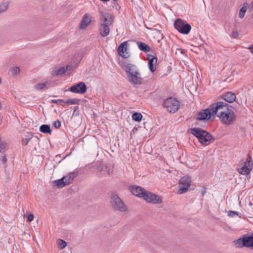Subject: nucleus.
Listing matches in <instances>:
<instances>
[{
	"mask_svg": "<svg viewBox=\"0 0 253 253\" xmlns=\"http://www.w3.org/2000/svg\"><path fill=\"white\" fill-rule=\"evenodd\" d=\"M128 82L136 87L144 84V79L139 68L135 65L128 63L124 66Z\"/></svg>",
	"mask_w": 253,
	"mask_h": 253,
	"instance_id": "nucleus-1",
	"label": "nucleus"
},
{
	"mask_svg": "<svg viewBox=\"0 0 253 253\" xmlns=\"http://www.w3.org/2000/svg\"><path fill=\"white\" fill-rule=\"evenodd\" d=\"M191 133L198 139L199 141L203 145H208L213 141L212 136L211 134L201 128H192L191 129Z\"/></svg>",
	"mask_w": 253,
	"mask_h": 253,
	"instance_id": "nucleus-2",
	"label": "nucleus"
},
{
	"mask_svg": "<svg viewBox=\"0 0 253 253\" xmlns=\"http://www.w3.org/2000/svg\"><path fill=\"white\" fill-rule=\"evenodd\" d=\"M241 166L237 169L239 173L242 175H247L250 173L253 168V161L250 155H248L246 159H243L239 162Z\"/></svg>",
	"mask_w": 253,
	"mask_h": 253,
	"instance_id": "nucleus-3",
	"label": "nucleus"
},
{
	"mask_svg": "<svg viewBox=\"0 0 253 253\" xmlns=\"http://www.w3.org/2000/svg\"><path fill=\"white\" fill-rule=\"evenodd\" d=\"M111 205L115 210L125 212L127 210V207L122 200L116 193H112L110 200Z\"/></svg>",
	"mask_w": 253,
	"mask_h": 253,
	"instance_id": "nucleus-4",
	"label": "nucleus"
},
{
	"mask_svg": "<svg viewBox=\"0 0 253 253\" xmlns=\"http://www.w3.org/2000/svg\"><path fill=\"white\" fill-rule=\"evenodd\" d=\"M163 106L166 108L169 113H174L178 110L179 102L175 98L170 97L164 101Z\"/></svg>",
	"mask_w": 253,
	"mask_h": 253,
	"instance_id": "nucleus-5",
	"label": "nucleus"
},
{
	"mask_svg": "<svg viewBox=\"0 0 253 253\" xmlns=\"http://www.w3.org/2000/svg\"><path fill=\"white\" fill-rule=\"evenodd\" d=\"M219 118L223 124L230 125L235 121L236 116L234 111L231 109H228L225 112H222L219 115Z\"/></svg>",
	"mask_w": 253,
	"mask_h": 253,
	"instance_id": "nucleus-6",
	"label": "nucleus"
},
{
	"mask_svg": "<svg viewBox=\"0 0 253 253\" xmlns=\"http://www.w3.org/2000/svg\"><path fill=\"white\" fill-rule=\"evenodd\" d=\"M238 248L247 247L253 250V236H245L235 241Z\"/></svg>",
	"mask_w": 253,
	"mask_h": 253,
	"instance_id": "nucleus-7",
	"label": "nucleus"
},
{
	"mask_svg": "<svg viewBox=\"0 0 253 253\" xmlns=\"http://www.w3.org/2000/svg\"><path fill=\"white\" fill-rule=\"evenodd\" d=\"M173 25L174 28L182 34H188L191 29L190 25L180 19H176Z\"/></svg>",
	"mask_w": 253,
	"mask_h": 253,
	"instance_id": "nucleus-8",
	"label": "nucleus"
},
{
	"mask_svg": "<svg viewBox=\"0 0 253 253\" xmlns=\"http://www.w3.org/2000/svg\"><path fill=\"white\" fill-rule=\"evenodd\" d=\"M212 113L213 115H216L219 118V115L222 112H225L226 110H228V105L223 102L219 101L216 103H214L211 105Z\"/></svg>",
	"mask_w": 253,
	"mask_h": 253,
	"instance_id": "nucleus-9",
	"label": "nucleus"
},
{
	"mask_svg": "<svg viewBox=\"0 0 253 253\" xmlns=\"http://www.w3.org/2000/svg\"><path fill=\"white\" fill-rule=\"evenodd\" d=\"M191 177L186 175L181 178L179 183V193L181 194L186 193L191 185Z\"/></svg>",
	"mask_w": 253,
	"mask_h": 253,
	"instance_id": "nucleus-10",
	"label": "nucleus"
},
{
	"mask_svg": "<svg viewBox=\"0 0 253 253\" xmlns=\"http://www.w3.org/2000/svg\"><path fill=\"white\" fill-rule=\"evenodd\" d=\"M142 198L149 203L154 204H160L162 202L161 198L152 192L145 191Z\"/></svg>",
	"mask_w": 253,
	"mask_h": 253,
	"instance_id": "nucleus-11",
	"label": "nucleus"
},
{
	"mask_svg": "<svg viewBox=\"0 0 253 253\" xmlns=\"http://www.w3.org/2000/svg\"><path fill=\"white\" fill-rule=\"evenodd\" d=\"M87 87L84 83L80 82L70 87L69 90L75 93L84 94L86 91Z\"/></svg>",
	"mask_w": 253,
	"mask_h": 253,
	"instance_id": "nucleus-12",
	"label": "nucleus"
},
{
	"mask_svg": "<svg viewBox=\"0 0 253 253\" xmlns=\"http://www.w3.org/2000/svg\"><path fill=\"white\" fill-rule=\"evenodd\" d=\"M128 43L125 41L120 44L118 48V54L125 58L129 57V54L127 50Z\"/></svg>",
	"mask_w": 253,
	"mask_h": 253,
	"instance_id": "nucleus-13",
	"label": "nucleus"
},
{
	"mask_svg": "<svg viewBox=\"0 0 253 253\" xmlns=\"http://www.w3.org/2000/svg\"><path fill=\"white\" fill-rule=\"evenodd\" d=\"M212 116H213V115L212 113L211 106L209 108L203 110L201 112H199L198 115L197 119L202 121L208 120Z\"/></svg>",
	"mask_w": 253,
	"mask_h": 253,
	"instance_id": "nucleus-14",
	"label": "nucleus"
},
{
	"mask_svg": "<svg viewBox=\"0 0 253 253\" xmlns=\"http://www.w3.org/2000/svg\"><path fill=\"white\" fill-rule=\"evenodd\" d=\"M147 59L148 60V67L149 70L151 72H155L156 69L157 58L152 55L148 54L147 55Z\"/></svg>",
	"mask_w": 253,
	"mask_h": 253,
	"instance_id": "nucleus-15",
	"label": "nucleus"
},
{
	"mask_svg": "<svg viewBox=\"0 0 253 253\" xmlns=\"http://www.w3.org/2000/svg\"><path fill=\"white\" fill-rule=\"evenodd\" d=\"M130 190L133 195L142 198L145 189L139 186H133L130 187Z\"/></svg>",
	"mask_w": 253,
	"mask_h": 253,
	"instance_id": "nucleus-16",
	"label": "nucleus"
},
{
	"mask_svg": "<svg viewBox=\"0 0 253 253\" xmlns=\"http://www.w3.org/2000/svg\"><path fill=\"white\" fill-rule=\"evenodd\" d=\"M102 17L103 20V22H102L103 24L110 25L112 23L114 20L113 16L109 13H102Z\"/></svg>",
	"mask_w": 253,
	"mask_h": 253,
	"instance_id": "nucleus-17",
	"label": "nucleus"
},
{
	"mask_svg": "<svg viewBox=\"0 0 253 253\" xmlns=\"http://www.w3.org/2000/svg\"><path fill=\"white\" fill-rule=\"evenodd\" d=\"M222 98L227 102L232 103L235 101L236 96L235 93L228 92L222 95Z\"/></svg>",
	"mask_w": 253,
	"mask_h": 253,
	"instance_id": "nucleus-18",
	"label": "nucleus"
},
{
	"mask_svg": "<svg viewBox=\"0 0 253 253\" xmlns=\"http://www.w3.org/2000/svg\"><path fill=\"white\" fill-rule=\"evenodd\" d=\"M91 16L88 14H85L81 21L80 28L83 29L86 27L91 22Z\"/></svg>",
	"mask_w": 253,
	"mask_h": 253,
	"instance_id": "nucleus-19",
	"label": "nucleus"
},
{
	"mask_svg": "<svg viewBox=\"0 0 253 253\" xmlns=\"http://www.w3.org/2000/svg\"><path fill=\"white\" fill-rule=\"evenodd\" d=\"M109 26V25L106 24H102V21L100 22L99 32L102 37H106L109 35L110 32Z\"/></svg>",
	"mask_w": 253,
	"mask_h": 253,
	"instance_id": "nucleus-20",
	"label": "nucleus"
},
{
	"mask_svg": "<svg viewBox=\"0 0 253 253\" xmlns=\"http://www.w3.org/2000/svg\"><path fill=\"white\" fill-rule=\"evenodd\" d=\"M78 175L77 172H71L68 175L63 177L64 181L65 183V185H67L71 183L74 180V178Z\"/></svg>",
	"mask_w": 253,
	"mask_h": 253,
	"instance_id": "nucleus-21",
	"label": "nucleus"
},
{
	"mask_svg": "<svg viewBox=\"0 0 253 253\" xmlns=\"http://www.w3.org/2000/svg\"><path fill=\"white\" fill-rule=\"evenodd\" d=\"M248 6V3L245 2L243 4V6L240 9L239 12V17L240 18L242 19L245 17Z\"/></svg>",
	"mask_w": 253,
	"mask_h": 253,
	"instance_id": "nucleus-22",
	"label": "nucleus"
},
{
	"mask_svg": "<svg viewBox=\"0 0 253 253\" xmlns=\"http://www.w3.org/2000/svg\"><path fill=\"white\" fill-rule=\"evenodd\" d=\"M65 73V69L64 67H62L59 68H55L52 71V75L53 76L62 75Z\"/></svg>",
	"mask_w": 253,
	"mask_h": 253,
	"instance_id": "nucleus-23",
	"label": "nucleus"
},
{
	"mask_svg": "<svg viewBox=\"0 0 253 253\" xmlns=\"http://www.w3.org/2000/svg\"><path fill=\"white\" fill-rule=\"evenodd\" d=\"M137 44L140 50L142 51L148 52L150 50V47L144 42H138Z\"/></svg>",
	"mask_w": 253,
	"mask_h": 253,
	"instance_id": "nucleus-24",
	"label": "nucleus"
},
{
	"mask_svg": "<svg viewBox=\"0 0 253 253\" xmlns=\"http://www.w3.org/2000/svg\"><path fill=\"white\" fill-rule=\"evenodd\" d=\"M40 131L44 133H51L50 126L48 125H42L40 127Z\"/></svg>",
	"mask_w": 253,
	"mask_h": 253,
	"instance_id": "nucleus-25",
	"label": "nucleus"
},
{
	"mask_svg": "<svg viewBox=\"0 0 253 253\" xmlns=\"http://www.w3.org/2000/svg\"><path fill=\"white\" fill-rule=\"evenodd\" d=\"M9 7V2L3 1L0 4V15L4 12Z\"/></svg>",
	"mask_w": 253,
	"mask_h": 253,
	"instance_id": "nucleus-26",
	"label": "nucleus"
},
{
	"mask_svg": "<svg viewBox=\"0 0 253 253\" xmlns=\"http://www.w3.org/2000/svg\"><path fill=\"white\" fill-rule=\"evenodd\" d=\"M53 183L55 186H57L58 188H63L65 185V183L63 180V178H61L59 179L54 180L53 181Z\"/></svg>",
	"mask_w": 253,
	"mask_h": 253,
	"instance_id": "nucleus-27",
	"label": "nucleus"
},
{
	"mask_svg": "<svg viewBox=\"0 0 253 253\" xmlns=\"http://www.w3.org/2000/svg\"><path fill=\"white\" fill-rule=\"evenodd\" d=\"M132 119L133 120H134L135 121L139 122L142 119V115L140 113L136 112L132 114Z\"/></svg>",
	"mask_w": 253,
	"mask_h": 253,
	"instance_id": "nucleus-28",
	"label": "nucleus"
},
{
	"mask_svg": "<svg viewBox=\"0 0 253 253\" xmlns=\"http://www.w3.org/2000/svg\"><path fill=\"white\" fill-rule=\"evenodd\" d=\"M7 158L4 155H2L0 157V164L1 166L5 168L6 167Z\"/></svg>",
	"mask_w": 253,
	"mask_h": 253,
	"instance_id": "nucleus-29",
	"label": "nucleus"
},
{
	"mask_svg": "<svg viewBox=\"0 0 253 253\" xmlns=\"http://www.w3.org/2000/svg\"><path fill=\"white\" fill-rule=\"evenodd\" d=\"M49 84V83H39L37 84L35 88L38 90H41L43 88H44L45 87H46L47 85H48Z\"/></svg>",
	"mask_w": 253,
	"mask_h": 253,
	"instance_id": "nucleus-30",
	"label": "nucleus"
},
{
	"mask_svg": "<svg viewBox=\"0 0 253 253\" xmlns=\"http://www.w3.org/2000/svg\"><path fill=\"white\" fill-rule=\"evenodd\" d=\"M57 244L60 249H63L67 246L66 242L62 239H59L57 241Z\"/></svg>",
	"mask_w": 253,
	"mask_h": 253,
	"instance_id": "nucleus-31",
	"label": "nucleus"
},
{
	"mask_svg": "<svg viewBox=\"0 0 253 253\" xmlns=\"http://www.w3.org/2000/svg\"><path fill=\"white\" fill-rule=\"evenodd\" d=\"M227 215L231 217H235L236 216H239V217H241V216L239 215L238 212L236 211H228Z\"/></svg>",
	"mask_w": 253,
	"mask_h": 253,
	"instance_id": "nucleus-32",
	"label": "nucleus"
},
{
	"mask_svg": "<svg viewBox=\"0 0 253 253\" xmlns=\"http://www.w3.org/2000/svg\"><path fill=\"white\" fill-rule=\"evenodd\" d=\"M32 136L31 134H29L27 137L23 138L22 140V143L23 145H26L28 142L30 141L31 139L32 138Z\"/></svg>",
	"mask_w": 253,
	"mask_h": 253,
	"instance_id": "nucleus-33",
	"label": "nucleus"
},
{
	"mask_svg": "<svg viewBox=\"0 0 253 253\" xmlns=\"http://www.w3.org/2000/svg\"><path fill=\"white\" fill-rule=\"evenodd\" d=\"M52 103L64 106L65 104V100L62 99H52L51 100Z\"/></svg>",
	"mask_w": 253,
	"mask_h": 253,
	"instance_id": "nucleus-34",
	"label": "nucleus"
},
{
	"mask_svg": "<svg viewBox=\"0 0 253 253\" xmlns=\"http://www.w3.org/2000/svg\"><path fill=\"white\" fill-rule=\"evenodd\" d=\"M102 171H105L106 174H110L113 171V168L110 166H105L104 169H102Z\"/></svg>",
	"mask_w": 253,
	"mask_h": 253,
	"instance_id": "nucleus-35",
	"label": "nucleus"
},
{
	"mask_svg": "<svg viewBox=\"0 0 253 253\" xmlns=\"http://www.w3.org/2000/svg\"><path fill=\"white\" fill-rule=\"evenodd\" d=\"M20 72V69L18 67H14L11 69V73L13 75H16Z\"/></svg>",
	"mask_w": 253,
	"mask_h": 253,
	"instance_id": "nucleus-36",
	"label": "nucleus"
},
{
	"mask_svg": "<svg viewBox=\"0 0 253 253\" xmlns=\"http://www.w3.org/2000/svg\"><path fill=\"white\" fill-rule=\"evenodd\" d=\"M66 103H70L71 104H76L77 103V99H69L65 101Z\"/></svg>",
	"mask_w": 253,
	"mask_h": 253,
	"instance_id": "nucleus-37",
	"label": "nucleus"
},
{
	"mask_svg": "<svg viewBox=\"0 0 253 253\" xmlns=\"http://www.w3.org/2000/svg\"><path fill=\"white\" fill-rule=\"evenodd\" d=\"M53 126L56 128H58L61 126V122L59 120H56L53 122Z\"/></svg>",
	"mask_w": 253,
	"mask_h": 253,
	"instance_id": "nucleus-38",
	"label": "nucleus"
},
{
	"mask_svg": "<svg viewBox=\"0 0 253 253\" xmlns=\"http://www.w3.org/2000/svg\"><path fill=\"white\" fill-rule=\"evenodd\" d=\"M34 215L32 213L28 214L27 216V221H32L34 219Z\"/></svg>",
	"mask_w": 253,
	"mask_h": 253,
	"instance_id": "nucleus-39",
	"label": "nucleus"
},
{
	"mask_svg": "<svg viewBox=\"0 0 253 253\" xmlns=\"http://www.w3.org/2000/svg\"><path fill=\"white\" fill-rule=\"evenodd\" d=\"M239 36L237 31H233L232 33L231 37L233 38H237Z\"/></svg>",
	"mask_w": 253,
	"mask_h": 253,
	"instance_id": "nucleus-40",
	"label": "nucleus"
},
{
	"mask_svg": "<svg viewBox=\"0 0 253 253\" xmlns=\"http://www.w3.org/2000/svg\"><path fill=\"white\" fill-rule=\"evenodd\" d=\"M248 6L249 7V8L250 9H253V0L252 1L250 5L248 4Z\"/></svg>",
	"mask_w": 253,
	"mask_h": 253,
	"instance_id": "nucleus-41",
	"label": "nucleus"
},
{
	"mask_svg": "<svg viewBox=\"0 0 253 253\" xmlns=\"http://www.w3.org/2000/svg\"><path fill=\"white\" fill-rule=\"evenodd\" d=\"M177 50L179 51L181 54L184 53V50L181 48H177Z\"/></svg>",
	"mask_w": 253,
	"mask_h": 253,
	"instance_id": "nucleus-42",
	"label": "nucleus"
},
{
	"mask_svg": "<svg viewBox=\"0 0 253 253\" xmlns=\"http://www.w3.org/2000/svg\"><path fill=\"white\" fill-rule=\"evenodd\" d=\"M249 49H250L251 52L253 54V46L249 47Z\"/></svg>",
	"mask_w": 253,
	"mask_h": 253,
	"instance_id": "nucleus-43",
	"label": "nucleus"
},
{
	"mask_svg": "<svg viewBox=\"0 0 253 253\" xmlns=\"http://www.w3.org/2000/svg\"><path fill=\"white\" fill-rule=\"evenodd\" d=\"M1 80L0 79V84H1Z\"/></svg>",
	"mask_w": 253,
	"mask_h": 253,
	"instance_id": "nucleus-44",
	"label": "nucleus"
}]
</instances>
